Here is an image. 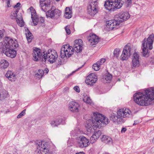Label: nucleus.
I'll return each instance as SVG.
<instances>
[{
	"label": "nucleus",
	"instance_id": "1",
	"mask_svg": "<svg viewBox=\"0 0 154 154\" xmlns=\"http://www.w3.org/2000/svg\"><path fill=\"white\" fill-rule=\"evenodd\" d=\"M144 93L138 92L133 95L134 101L139 105L148 106L154 102V88L146 89Z\"/></svg>",
	"mask_w": 154,
	"mask_h": 154
},
{
	"label": "nucleus",
	"instance_id": "2",
	"mask_svg": "<svg viewBox=\"0 0 154 154\" xmlns=\"http://www.w3.org/2000/svg\"><path fill=\"white\" fill-rule=\"evenodd\" d=\"M109 122L108 119L104 115L97 112H94L90 119L87 120L85 126L88 132H91L92 129L101 127Z\"/></svg>",
	"mask_w": 154,
	"mask_h": 154
},
{
	"label": "nucleus",
	"instance_id": "3",
	"mask_svg": "<svg viewBox=\"0 0 154 154\" xmlns=\"http://www.w3.org/2000/svg\"><path fill=\"white\" fill-rule=\"evenodd\" d=\"M130 17V15L127 11L122 12L115 16L114 20H111L106 22V29L109 31L113 29H117L121 23L126 20Z\"/></svg>",
	"mask_w": 154,
	"mask_h": 154
},
{
	"label": "nucleus",
	"instance_id": "4",
	"mask_svg": "<svg viewBox=\"0 0 154 154\" xmlns=\"http://www.w3.org/2000/svg\"><path fill=\"white\" fill-rule=\"evenodd\" d=\"M17 41H14L8 37L6 38L4 41L3 46V53L7 56L11 58L14 57L16 55V51L14 50L18 47Z\"/></svg>",
	"mask_w": 154,
	"mask_h": 154
},
{
	"label": "nucleus",
	"instance_id": "5",
	"mask_svg": "<svg viewBox=\"0 0 154 154\" xmlns=\"http://www.w3.org/2000/svg\"><path fill=\"white\" fill-rule=\"evenodd\" d=\"M154 41V35L153 34L150 35L147 39L144 38L142 41L141 53L143 57H147L149 56V49H152V44Z\"/></svg>",
	"mask_w": 154,
	"mask_h": 154
},
{
	"label": "nucleus",
	"instance_id": "6",
	"mask_svg": "<svg viewBox=\"0 0 154 154\" xmlns=\"http://www.w3.org/2000/svg\"><path fill=\"white\" fill-rule=\"evenodd\" d=\"M71 134L75 137L78 146L80 148L85 147L89 144V140L83 136L80 135L81 131L78 129L75 130L71 132Z\"/></svg>",
	"mask_w": 154,
	"mask_h": 154
},
{
	"label": "nucleus",
	"instance_id": "7",
	"mask_svg": "<svg viewBox=\"0 0 154 154\" xmlns=\"http://www.w3.org/2000/svg\"><path fill=\"white\" fill-rule=\"evenodd\" d=\"M73 49L69 46V45H63L61 49V57L57 61L58 65H61L65 63L64 58H69L73 54Z\"/></svg>",
	"mask_w": 154,
	"mask_h": 154
},
{
	"label": "nucleus",
	"instance_id": "8",
	"mask_svg": "<svg viewBox=\"0 0 154 154\" xmlns=\"http://www.w3.org/2000/svg\"><path fill=\"white\" fill-rule=\"evenodd\" d=\"M122 5L121 0H106L104 6L105 8L109 11H114L119 9Z\"/></svg>",
	"mask_w": 154,
	"mask_h": 154
},
{
	"label": "nucleus",
	"instance_id": "9",
	"mask_svg": "<svg viewBox=\"0 0 154 154\" xmlns=\"http://www.w3.org/2000/svg\"><path fill=\"white\" fill-rule=\"evenodd\" d=\"M44 62L46 61L47 60L51 63H53L55 62L58 57L57 53L54 50H49L47 52L44 51Z\"/></svg>",
	"mask_w": 154,
	"mask_h": 154
},
{
	"label": "nucleus",
	"instance_id": "10",
	"mask_svg": "<svg viewBox=\"0 0 154 154\" xmlns=\"http://www.w3.org/2000/svg\"><path fill=\"white\" fill-rule=\"evenodd\" d=\"M98 0H90L89 5L87 7L88 13L91 16L94 15L98 11Z\"/></svg>",
	"mask_w": 154,
	"mask_h": 154
},
{
	"label": "nucleus",
	"instance_id": "11",
	"mask_svg": "<svg viewBox=\"0 0 154 154\" xmlns=\"http://www.w3.org/2000/svg\"><path fill=\"white\" fill-rule=\"evenodd\" d=\"M61 14V11L58 9L55 8L54 6H52L50 10L46 13L47 17H49L52 19H57Z\"/></svg>",
	"mask_w": 154,
	"mask_h": 154
},
{
	"label": "nucleus",
	"instance_id": "12",
	"mask_svg": "<svg viewBox=\"0 0 154 154\" xmlns=\"http://www.w3.org/2000/svg\"><path fill=\"white\" fill-rule=\"evenodd\" d=\"M117 115L121 119L124 118H129L132 116L131 111L128 109L122 108L118 110Z\"/></svg>",
	"mask_w": 154,
	"mask_h": 154
},
{
	"label": "nucleus",
	"instance_id": "13",
	"mask_svg": "<svg viewBox=\"0 0 154 154\" xmlns=\"http://www.w3.org/2000/svg\"><path fill=\"white\" fill-rule=\"evenodd\" d=\"M33 59L35 61H38L42 60L43 61L44 59V53H41V50L37 48H35L33 50V53H32Z\"/></svg>",
	"mask_w": 154,
	"mask_h": 154
},
{
	"label": "nucleus",
	"instance_id": "14",
	"mask_svg": "<svg viewBox=\"0 0 154 154\" xmlns=\"http://www.w3.org/2000/svg\"><path fill=\"white\" fill-rule=\"evenodd\" d=\"M131 48L130 46L126 45L124 47L123 50L120 57L121 60L124 61L127 60L131 55Z\"/></svg>",
	"mask_w": 154,
	"mask_h": 154
},
{
	"label": "nucleus",
	"instance_id": "15",
	"mask_svg": "<svg viewBox=\"0 0 154 154\" xmlns=\"http://www.w3.org/2000/svg\"><path fill=\"white\" fill-rule=\"evenodd\" d=\"M47 143L44 141H41L37 143V148L40 151L45 152V154H51L48 149Z\"/></svg>",
	"mask_w": 154,
	"mask_h": 154
},
{
	"label": "nucleus",
	"instance_id": "16",
	"mask_svg": "<svg viewBox=\"0 0 154 154\" xmlns=\"http://www.w3.org/2000/svg\"><path fill=\"white\" fill-rule=\"evenodd\" d=\"M97 76L94 73H91L86 78L85 82L88 85L91 86L93 85L97 80Z\"/></svg>",
	"mask_w": 154,
	"mask_h": 154
},
{
	"label": "nucleus",
	"instance_id": "17",
	"mask_svg": "<svg viewBox=\"0 0 154 154\" xmlns=\"http://www.w3.org/2000/svg\"><path fill=\"white\" fill-rule=\"evenodd\" d=\"M82 41L81 39H79L75 40L73 48L72 46H69L73 49L72 51L73 52V50H74L76 52L79 53L82 50Z\"/></svg>",
	"mask_w": 154,
	"mask_h": 154
},
{
	"label": "nucleus",
	"instance_id": "18",
	"mask_svg": "<svg viewBox=\"0 0 154 154\" xmlns=\"http://www.w3.org/2000/svg\"><path fill=\"white\" fill-rule=\"evenodd\" d=\"M51 0H40V5L42 10L46 11L51 7Z\"/></svg>",
	"mask_w": 154,
	"mask_h": 154
},
{
	"label": "nucleus",
	"instance_id": "19",
	"mask_svg": "<svg viewBox=\"0 0 154 154\" xmlns=\"http://www.w3.org/2000/svg\"><path fill=\"white\" fill-rule=\"evenodd\" d=\"M87 39L91 45H96L99 41V38L94 34H91Z\"/></svg>",
	"mask_w": 154,
	"mask_h": 154
},
{
	"label": "nucleus",
	"instance_id": "20",
	"mask_svg": "<svg viewBox=\"0 0 154 154\" xmlns=\"http://www.w3.org/2000/svg\"><path fill=\"white\" fill-rule=\"evenodd\" d=\"M111 120L116 124H121L125 122L124 119H121L120 117H119L118 115H116V114L113 113L111 114L110 117Z\"/></svg>",
	"mask_w": 154,
	"mask_h": 154
},
{
	"label": "nucleus",
	"instance_id": "21",
	"mask_svg": "<svg viewBox=\"0 0 154 154\" xmlns=\"http://www.w3.org/2000/svg\"><path fill=\"white\" fill-rule=\"evenodd\" d=\"M79 105L74 101H70L69 103L68 109L71 111L78 112L79 111Z\"/></svg>",
	"mask_w": 154,
	"mask_h": 154
},
{
	"label": "nucleus",
	"instance_id": "22",
	"mask_svg": "<svg viewBox=\"0 0 154 154\" xmlns=\"http://www.w3.org/2000/svg\"><path fill=\"white\" fill-rule=\"evenodd\" d=\"M132 59L133 66H139L140 64L139 54L137 52L134 53L133 54Z\"/></svg>",
	"mask_w": 154,
	"mask_h": 154
},
{
	"label": "nucleus",
	"instance_id": "23",
	"mask_svg": "<svg viewBox=\"0 0 154 154\" xmlns=\"http://www.w3.org/2000/svg\"><path fill=\"white\" fill-rule=\"evenodd\" d=\"M5 77L11 82H14L16 80V75L14 72L8 70L5 74Z\"/></svg>",
	"mask_w": 154,
	"mask_h": 154
},
{
	"label": "nucleus",
	"instance_id": "24",
	"mask_svg": "<svg viewBox=\"0 0 154 154\" xmlns=\"http://www.w3.org/2000/svg\"><path fill=\"white\" fill-rule=\"evenodd\" d=\"M101 140L103 142L107 144H112V139L110 137L105 135L103 136Z\"/></svg>",
	"mask_w": 154,
	"mask_h": 154
},
{
	"label": "nucleus",
	"instance_id": "25",
	"mask_svg": "<svg viewBox=\"0 0 154 154\" xmlns=\"http://www.w3.org/2000/svg\"><path fill=\"white\" fill-rule=\"evenodd\" d=\"M16 21L17 24L20 26H23L24 25V22L23 21L22 15L21 14H18L16 18Z\"/></svg>",
	"mask_w": 154,
	"mask_h": 154
},
{
	"label": "nucleus",
	"instance_id": "26",
	"mask_svg": "<svg viewBox=\"0 0 154 154\" xmlns=\"http://www.w3.org/2000/svg\"><path fill=\"white\" fill-rule=\"evenodd\" d=\"M9 65V63L7 60L2 59L0 60V68L1 69H5L7 68Z\"/></svg>",
	"mask_w": 154,
	"mask_h": 154
},
{
	"label": "nucleus",
	"instance_id": "27",
	"mask_svg": "<svg viewBox=\"0 0 154 154\" xmlns=\"http://www.w3.org/2000/svg\"><path fill=\"white\" fill-rule=\"evenodd\" d=\"M72 11L69 7H66L65 9V11L64 16L66 18L69 19L72 17Z\"/></svg>",
	"mask_w": 154,
	"mask_h": 154
},
{
	"label": "nucleus",
	"instance_id": "28",
	"mask_svg": "<svg viewBox=\"0 0 154 154\" xmlns=\"http://www.w3.org/2000/svg\"><path fill=\"white\" fill-rule=\"evenodd\" d=\"M8 96V92L5 90H4L0 93V100H4Z\"/></svg>",
	"mask_w": 154,
	"mask_h": 154
},
{
	"label": "nucleus",
	"instance_id": "29",
	"mask_svg": "<svg viewBox=\"0 0 154 154\" xmlns=\"http://www.w3.org/2000/svg\"><path fill=\"white\" fill-rule=\"evenodd\" d=\"M31 18L34 26L37 25V23H35V19L38 16L36 15V12L35 10H31Z\"/></svg>",
	"mask_w": 154,
	"mask_h": 154
},
{
	"label": "nucleus",
	"instance_id": "30",
	"mask_svg": "<svg viewBox=\"0 0 154 154\" xmlns=\"http://www.w3.org/2000/svg\"><path fill=\"white\" fill-rule=\"evenodd\" d=\"M35 75L37 77L40 79L42 77L44 74V71L42 69H39L37 72H35Z\"/></svg>",
	"mask_w": 154,
	"mask_h": 154
},
{
	"label": "nucleus",
	"instance_id": "31",
	"mask_svg": "<svg viewBox=\"0 0 154 154\" xmlns=\"http://www.w3.org/2000/svg\"><path fill=\"white\" fill-rule=\"evenodd\" d=\"M26 37L28 42H31L33 37L32 33L28 30L26 33Z\"/></svg>",
	"mask_w": 154,
	"mask_h": 154
},
{
	"label": "nucleus",
	"instance_id": "32",
	"mask_svg": "<svg viewBox=\"0 0 154 154\" xmlns=\"http://www.w3.org/2000/svg\"><path fill=\"white\" fill-rule=\"evenodd\" d=\"M35 19V23L37 22V24L38 23H43L45 21L44 18L42 17H38V16Z\"/></svg>",
	"mask_w": 154,
	"mask_h": 154
},
{
	"label": "nucleus",
	"instance_id": "33",
	"mask_svg": "<svg viewBox=\"0 0 154 154\" xmlns=\"http://www.w3.org/2000/svg\"><path fill=\"white\" fill-rule=\"evenodd\" d=\"M120 51L119 48H116L114 49L113 51V56L114 57L118 58L119 57Z\"/></svg>",
	"mask_w": 154,
	"mask_h": 154
},
{
	"label": "nucleus",
	"instance_id": "34",
	"mask_svg": "<svg viewBox=\"0 0 154 154\" xmlns=\"http://www.w3.org/2000/svg\"><path fill=\"white\" fill-rule=\"evenodd\" d=\"M56 120V122L59 123L57 124V126L60 124L63 125L65 123L64 120L61 117H59Z\"/></svg>",
	"mask_w": 154,
	"mask_h": 154
},
{
	"label": "nucleus",
	"instance_id": "35",
	"mask_svg": "<svg viewBox=\"0 0 154 154\" xmlns=\"http://www.w3.org/2000/svg\"><path fill=\"white\" fill-rule=\"evenodd\" d=\"M101 132L99 130L97 131H95L93 135V136L95 137L97 139L101 135Z\"/></svg>",
	"mask_w": 154,
	"mask_h": 154
},
{
	"label": "nucleus",
	"instance_id": "36",
	"mask_svg": "<svg viewBox=\"0 0 154 154\" xmlns=\"http://www.w3.org/2000/svg\"><path fill=\"white\" fill-rule=\"evenodd\" d=\"M83 100L86 103L91 104L92 101L90 97H85L84 98Z\"/></svg>",
	"mask_w": 154,
	"mask_h": 154
},
{
	"label": "nucleus",
	"instance_id": "37",
	"mask_svg": "<svg viewBox=\"0 0 154 154\" xmlns=\"http://www.w3.org/2000/svg\"><path fill=\"white\" fill-rule=\"evenodd\" d=\"M100 65L97 63L96 64H94L92 66V68L95 71H98L100 68Z\"/></svg>",
	"mask_w": 154,
	"mask_h": 154
},
{
	"label": "nucleus",
	"instance_id": "38",
	"mask_svg": "<svg viewBox=\"0 0 154 154\" xmlns=\"http://www.w3.org/2000/svg\"><path fill=\"white\" fill-rule=\"evenodd\" d=\"M131 0H125V4L127 7L131 6Z\"/></svg>",
	"mask_w": 154,
	"mask_h": 154
},
{
	"label": "nucleus",
	"instance_id": "39",
	"mask_svg": "<svg viewBox=\"0 0 154 154\" xmlns=\"http://www.w3.org/2000/svg\"><path fill=\"white\" fill-rule=\"evenodd\" d=\"M50 124L52 127H54L57 126V124L59 123L56 122V120H53L51 122Z\"/></svg>",
	"mask_w": 154,
	"mask_h": 154
},
{
	"label": "nucleus",
	"instance_id": "40",
	"mask_svg": "<svg viewBox=\"0 0 154 154\" xmlns=\"http://www.w3.org/2000/svg\"><path fill=\"white\" fill-rule=\"evenodd\" d=\"M112 78V75L110 74H108L106 76L105 79L107 81H110L111 80Z\"/></svg>",
	"mask_w": 154,
	"mask_h": 154
},
{
	"label": "nucleus",
	"instance_id": "41",
	"mask_svg": "<svg viewBox=\"0 0 154 154\" xmlns=\"http://www.w3.org/2000/svg\"><path fill=\"white\" fill-rule=\"evenodd\" d=\"M26 110L25 109L22 111L17 116V118H20L24 116L26 113Z\"/></svg>",
	"mask_w": 154,
	"mask_h": 154
},
{
	"label": "nucleus",
	"instance_id": "42",
	"mask_svg": "<svg viewBox=\"0 0 154 154\" xmlns=\"http://www.w3.org/2000/svg\"><path fill=\"white\" fill-rule=\"evenodd\" d=\"M97 139V138L93 136L92 135L90 138V142L91 143H94Z\"/></svg>",
	"mask_w": 154,
	"mask_h": 154
},
{
	"label": "nucleus",
	"instance_id": "43",
	"mask_svg": "<svg viewBox=\"0 0 154 154\" xmlns=\"http://www.w3.org/2000/svg\"><path fill=\"white\" fill-rule=\"evenodd\" d=\"M65 29L66 33L68 35H69L71 33V31L69 29V26H67L65 27Z\"/></svg>",
	"mask_w": 154,
	"mask_h": 154
},
{
	"label": "nucleus",
	"instance_id": "44",
	"mask_svg": "<svg viewBox=\"0 0 154 154\" xmlns=\"http://www.w3.org/2000/svg\"><path fill=\"white\" fill-rule=\"evenodd\" d=\"M106 61V60L104 58L101 59L100 61H98L97 63H98L99 65H101L103 64Z\"/></svg>",
	"mask_w": 154,
	"mask_h": 154
},
{
	"label": "nucleus",
	"instance_id": "45",
	"mask_svg": "<svg viewBox=\"0 0 154 154\" xmlns=\"http://www.w3.org/2000/svg\"><path fill=\"white\" fill-rule=\"evenodd\" d=\"M19 9L17 8L15 9V10L14 11V12L13 13V16L14 17H17V14L19 11Z\"/></svg>",
	"mask_w": 154,
	"mask_h": 154
},
{
	"label": "nucleus",
	"instance_id": "46",
	"mask_svg": "<svg viewBox=\"0 0 154 154\" xmlns=\"http://www.w3.org/2000/svg\"><path fill=\"white\" fill-rule=\"evenodd\" d=\"M74 89L76 91L79 92L80 91L79 88L78 86H75L74 87Z\"/></svg>",
	"mask_w": 154,
	"mask_h": 154
},
{
	"label": "nucleus",
	"instance_id": "47",
	"mask_svg": "<svg viewBox=\"0 0 154 154\" xmlns=\"http://www.w3.org/2000/svg\"><path fill=\"white\" fill-rule=\"evenodd\" d=\"M127 129L125 128H123L121 130V132L122 133H125Z\"/></svg>",
	"mask_w": 154,
	"mask_h": 154
},
{
	"label": "nucleus",
	"instance_id": "48",
	"mask_svg": "<svg viewBox=\"0 0 154 154\" xmlns=\"http://www.w3.org/2000/svg\"><path fill=\"white\" fill-rule=\"evenodd\" d=\"M20 2H18L17 3L16 5H15L14 7V8H17L18 7H19V6H20Z\"/></svg>",
	"mask_w": 154,
	"mask_h": 154
},
{
	"label": "nucleus",
	"instance_id": "49",
	"mask_svg": "<svg viewBox=\"0 0 154 154\" xmlns=\"http://www.w3.org/2000/svg\"><path fill=\"white\" fill-rule=\"evenodd\" d=\"M3 36V33L2 31L0 30V39L2 38Z\"/></svg>",
	"mask_w": 154,
	"mask_h": 154
},
{
	"label": "nucleus",
	"instance_id": "50",
	"mask_svg": "<svg viewBox=\"0 0 154 154\" xmlns=\"http://www.w3.org/2000/svg\"><path fill=\"white\" fill-rule=\"evenodd\" d=\"M84 65H83L82 66L80 67H79V68L78 69H76V70L75 71H73V72H72V73H70V74H69V75H71L73 73H74V72H75L76 71H77L78 70V69H80V68H81L83 66H84Z\"/></svg>",
	"mask_w": 154,
	"mask_h": 154
},
{
	"label": "nucleus",
	"instance_id": "51",
	"mask_svg": "<svg viewBox=\"0 0 154 154\" xmlns=\"http://www.w3.org/2000/svg\"><path fill=\"white\" fill-rule=\"evenodd\" d=\"M69 90V88H66L64 90V92L66 93Z\"/></svg>",
	"mask_w": 154,
	"mask_h": 154
},
{
	"label": "nucleus",
	"instance_id": "52",
	"mask_svg": "<svg viewBox=\"0 0 154 154\" xmlns=\"http://www.w3.org/2000/svg\"><path fill=\"white\" fill-rule=\"evenodd\" d=\"M7 5H8V7H10V1H8V2H7Z\"/></svg>",
	"mask_w": 154,
	"mask_h": 154
},
{
	"label": "nucleus",
	"instance_id": "53",
	"mask_svg": "<svg viewBox=\"0 0 154 154\" xmlns=\"http://www.w3.org/2000/svg\"><path fill=\"white\" fill-rule=\"evenodd\" d=\"M138 122L137 121H134V123L133 124V125H135L137 124L138 123Z\"/></svg>",
	"mask_w": 154,
	"mask_h": 154
},
{
	"label": "nucleus",
	"instance_id": "54",
	"mask_svg": "<svg viewBox=\"0 0 154 154\" xmlns=\"http://www.w3.org/2000/svg\"><path fill=\"white\" fill-rule=\"evenodd\" d=\"M3 45L2 42H0V49H1L2 48H3Z\"/></svg>",
	"mask_w": 154,
	"mask_h": 154
},
{
	"label": "nucleus",
	"instance_id": "55",
	"mask_svg": "<svg viewBox=\"0 0 154 154\" xmlns=\"http://www.w3.org/2000/svg\"><path fill=\"white\" fill-rule=\"evenodd\" d=\"M75 154H85L83 152H79L78 153H76Z\"/></svg>",
	"mask_w": 154,
	"mask_h": 154
},
{
	"label": "nucleus",
	"instance_id": "56",
	"mask_svg": "<svg viewBox=\"0 0 154 154\" xmlns=\"http://www.w3.org/2000/svg\"><path fill=\"white\" fill-rule=\"evenodd\" d=\"M45 71L46 72V73H48L49 72V70L48 69H45Z\"/></svg>",
	"mask_w": 154,
	"mask_h": 154
},
{
	"label": "nucleus",
	"instance_id": "57",
	"mask_svg": "<svg viewBox=\"0 0 154 154\" xmlns=\"http://www.w3.org/2000/svg\"><path fill=\"white\" fill-rule=\"evenodd\" d=\"M102 154H109L107 152H103Z\"/></svg>",
	"mask_w": 154,
	"mask_h": 154
},
{
	"label": "nucleus",
	"instance_id": "58",
	"mask_svg": "<svg viewBox=\"0 0 154 154\" xmlns=\"http://www.w3.org/2000/svg\"><path fill=\"white\" fill-rule=\"evenodd\" d=\"M57 1H59L60 0H56Z\"/></svg>",
	"mask_w": 154,
	"mask_h": 154
},
{
	"label": "nucleus",
	"instance_id": "59",
	"mask_svg": "<svg viewBox=\"0 0 154 154\" xmlns=\"http://www.w3.org/2000/svg\"><path fill=\"white\" fill-rule=\"evenodd\" d=\"M153 141H154V138L153 139Z\"/></svg>",
	"mask_w": 154,
	"mask_h": 154
}]
</instances>
